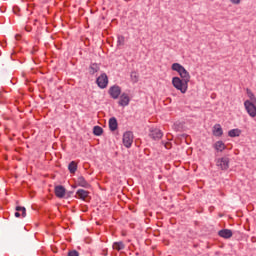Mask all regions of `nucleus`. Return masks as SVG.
<instances>
[{"instance_id":"f257e3e1","label":"nucleus","mask_w":256,"mask_h":256,"mask_svg":"<svg viewBox=\"0 0 256 256\" xmlns=\"http://www.w3.org/2000/svg\"><path fill=\"white\" fill-rule=\"evenodd\" d=\"M171 69L179 74L180 79L187 81L188 83L191 81V74H189V71H187V69L180 63H173Z\"/></svg>"},{"instance_id":"f03ea898","label":"nucleus","mask_w":256,"mask_h":256,"mask_svg":"<svg viewBox=\"0 0 256 256\" xmlns=\"http://www.w3.org/2000/svg\"><path fill=\"white\" fill-rule=\"evenodd\" d=\"M172 85L177 91L185 94L187 93V89H189V82L179 78V76H175L172 78Z\"/></svg>"},{"instance_id":"7ed1b4c3","label":"nucleus","mask_w":256,"mask_h":256,"mask_svg":"<svg viewBox=\"0 0 256 256\" xmlns=\"http://www.w3.org/2000/svg\"><path fill=\"white\" fill-rule=\"evenodd\" d=\"M123 145L124 147H126V149H131L132 145H133V132L131 131H126L123 134Z\"/></svg>"},{"instance_id":"20e7f679","label":"nucleus","mask_w":256,"mask_h":256,"mask_svg":"<svg viewBox=\"0 0 256 256\" xmlns=\"http://www.w3.org/2000/svg\"><path fill=\"white\" fill-rule=\"evenodd\" d=\"M96 84L100 89H107V85H109V77H107L106 73H102L97 79Z\"/></svg>"},{"instance_id":"39448f33","label":"nucleus","mask_w":256,"mask_h":256,"mask_svg":"<svg viewBox=\"0 0 256 256\" xmlns=\"http://www.w3.org/2000/svg\"><path fill=\"white\" fill-rule=\"evenodd\" d=\"M244 107L252 118L256 117V103L255 102H250L249 100H246L244 102Z\"/></svg>"},{"instance_id":"423d86ee","label":"nucleus","mask_w":256,"mask_h":256,"mask_svg":"<svg viewBox=\"0 0 256 256\" xmlns=\"http://www.w3.org/2000/svg\"><path fill=\"white\" fill-rule=\"evenodd\" d=\"M149 137L153 139V141H159L163 137V131L159 128H150L149 129Z\"/></svg>"},{"instance_id":"0eeeda50","label":"nucleus","mask_w":256,"mask_h":256,"mask_svg":"<svg viewBox=\"0 0 256 256\" xmlns=\"http://www.w3.org/2000/svg\"><path fill=\"white\" fill-rule=\"evenodd\" d=\"M108 94L110 95L111 99H118L121 97V88L119 85H113L109 88Z\"/></svg>"},{"instance_id":"6e6552de","label":"nucleus","mask_w":256,"mask_h":256,"mask_svg":"<svg viewBox=\"0 0 256 256\" xmlns=\"http://www.w3.org/2000/svg\"><path fill=\"white\" fill-rule=\"evenodd\" d=\"M54 193L58 199H65L67 189H65V186H63V185H57L54 188Z\"/></svg>"},{"instance_id":"1a4fd4ad","label":"nucleus","mask_w":256,"mask_h":256,"mask_svg":"<svg viewBox=\"0 0 256 256\" xmlns=\"http://www.w3.org/2000/svg\"><path fill=\"white\" fill-rule=\"evenodd\" d=\"M217 165L222 171H227L229 169V157L225 156L218 159Z\"/></svg>"},{"instance_id":"9d476101","label":"nucleus","mask_w":256,"mask_h":256,"mask_svg":"<svg viewBox=\"0 0 256 256\" xmlns=\"http://www.w3.org/2000/svg\"><path fill=\"white\" fill-rule=\"evenodd\" d=\"M130 102L131 98H129V95L127 93L120 94V100L118 101V105H120V107H127Z\"/></svg>"},{"instance_id":"9b49d317","label":"nucleus","mask_w":256,"mask_h":256,"mask_svg":"<svg viewBox=\"0 0 256 256\" xmlns=\"http://www.w3.org/2000/svg\"><path fill=\"white\" fill-rule=\"evenodd\" d=\"M213 149H215L217 153H223L225 149H227V146L225 145V142L219 140L213 144Z\"/></svg>"},{"instance_id":"f8f14e48","label":"nucleus","mask_w":256,"mask_h":256,"mask_svg":"<svg viewBox=\"0 0 256 256\" xmlns=\"http://www.w3.org/2000/svg\"><path fill=\"white\" fill-rule=\"evenodd\" d=\"M76 199H81L82 201H87V197H89V191L84 189H78L76 191Z\"/></svg>"},{"instance_id":"ddd939ff","label":"nucleus","mask_w":256,"mask_h":256,"mask_svg":"<svg viewBox=\"0 0 256 256\" xmlns=\"http://www.w3.org/2000/svg\"><path fill=\"white\" fill-rule=\"evenodd\" d=\"M218 235L222 239H231L233 237V231L231 229H222L218 232Z\"/></svg>"},{"instance_id":"4468645a","label":"nucleus","mask_w":256,"mask_h":256,"mask_svg":"<svg viewBox=\"0 0 256 256\" xmlns=\"http://www.w3.org/2000/svg\"><path fill=\"white\" fill-rule=\"evenodd\" d=\"M212 133L214 137H223V128L221 124H215L212 128Z\"/></svg>"},{"instance_id":"2eb2a0df","label":"nucleus","mask_w":256,"mask_h":256,"mask_svg":"<svg viewBox=\"0 0 256 256\" xmlns=\"http://www.w3.org/2000/svg\"><path fill=\"white\" fill-rule=\"evenodd\" d=\"M108 125L109 130L112 132L117 131V129L119 128V123L117 122V118L115 117L109 119Z\"/></svg>"},{"instance_id":"dca6fc26","label":"nucleus","mask_w":256,"mask_h":256,"mask_svg":"<svg viewBox=\"0 0 256 256\" xmlns=\"http://www.w3.org/2000/svg\"><path fill=\"white\" fill-rule=\"evenodd\" d=\"M77 185L79 187H83L84 189H90L91 188V184H89V182H87V180H85V177H83V176L78 177Z\"/></svg>"},{"instance_id":"f3484780","label":"nucleus","mask_w":256,"mask_h":256,"mask_svg":"<svg viewBox=\"0 0 256 256\" xmlns=\"http://www.w3.org/2000/svg\"><path fill=\"white\" fill-rule=\"evenodd\" d=\"M100 69H101V67H99V64L91 63L89 66V73H90V75H95V73H98V71Z\"/></svg>"},{"instance_id":"a211bd4d","label":"nucleus","mask_w":256,"mask_h":256,"mask_svg":"<svg viewBox=\"0 0 256 256\" xmlns=\"http://www.w3.org/2000/svg\"><path fill=\"white\" fill-rule=\"evenodd\" d=\"M112 249H114L115 251H123V249H125V243H123V241L114 242L112 245Z\"/></svg>"},{"instance_id":"6ab92c4d","label":"nucleus","mask_w":256,"mask_h":256,"mask_svg":"<svg viewBox=\"0 0 256 256\" xmlns=\"http://www.w3.org/2000/svg\"><path fill=\"white\" fill-rule=\"evenodd\" d=\"M241 136V130L239 128L232 129L228 132V137H240Z\"/></svg>"},{"instance_id":"aec40b11","label":"nucleus","mask_w":256,"mask_h":256,"mask_svg":"<svg viewBox=\"0 0 256 256\" xmlns=\"http://www.w3.org/2000/svg\"><path fill=\"white\" fill-rule=\"evenodd\" d=\"M93 135H95L96 137H101V135H103V128L101 126H94Z\"/></svg>"},{"instance_id":"412c9836","label":"nucleus","mask_w":256,"mask_h":256,"mask_svg":"<svg viewBox=\"0 0 256 256\" xmlns=\"http://www.w3.org/2000/svg\"><path fill=\"white\" fill-rule=\"evenodd\" d=\"M68 171L73 174L76 173L77 171V162L75 161H71L68 165Z\"/></svg>"},{"instance_id":"4be33fe9","label":"nucleus","mask_w":256,"mask_h":256,"mask_svg":"<svg viewBox=\"0 0 256 256\" xmlns=\"http://www.w3.org/2000/svg\"><path fill=\"white\" fill-rule=\"evenodd\" d=\"M246 93H247V95L250 99L249 102L250 103H256V97H255V94H253V91H251V89L247 88Z\"/></svg>"},{"instance_id":"5701e85b","label":"nucleus","mask_w":256,"mask_h":256,"mask_svg":"<svg viewBox=\"0 0 256 256\" xmlns=\"http://www.w3.org/2000/svg\"><path fill=\"white\" fill-rule=\"evenodd\" d=\"M123 45H125V36L118 35L117 36V47H121Z\"/></svg>"},{"instance_id":"b1692460","label":"nucleus","mask_w":256,"mask_h":256,"mask_svg":"<svg viewBox=\"0 0 256 256\" xmlns=\"http://www.w3.org/2000/svg\"><path fill=\"white\" fill-rule=\"evenodd\" d=\"M16 212H22V217H27V209L23 206H16Z\"/></svg>"},{"instance_id":"393cba45","label":"nucleus","mask_w":256,"mask_h":256,"mask_svg":"<svg viewBox=\"0 0 256 256\" xmlns=\"http://www.w3.org/2000/svg\"><path fill=\"white\" fill-rule=\"evenodd\" d=\"M130 77L133 83H137L139 81V74L135 71L131 72Z\"/></svg>"},{"instance_id":"a878e982","label":"nucleus","mask_w":256,"mask_h":256,"mask_svg":"<svg viewBox=\"0 0 256 256\" xmlns=\"http://www.w3.org/2000/svg\"><path fill=\"white\" fill-rule=\"evenodd\" d=\"M68 256H79V252L77 250L69 251Z\"/></svg>"},{"instance_id":"bb28decb","label":"nucleus","mask_w":256,"mask_h":256,"mask_svg":"<svg viewBox=\"0 0 256 256\" xmlns=\"http://www.w3.org/2000/svg\"><path fill=\"white\" fill-rule=\"evenodd\" d=\"M19 11H21V9L19 8V6H14V7H13V13H14V15H18V16H19Z\"/></svg>"},{"instance_id":"cd10ccee","label":"nucleus","mask_w":256,"mask_h":256,"mask_svg":"<svg viewBox=\"0 0 256 256\" xmlns=\"http://www.w3.org/2000/svg\"><path fill=\"white\" fill-rule=\"evenodd\" d=\"M73 193H74L73 191H66V195L64 199H69L70 197H72Z\"/></svg>"},{"instance_id":"c85d7f7f","label":"nucleus","mask_w":256,"mask_h":256,"mask_svg":"<svg viewBox=\"0 0 256 256\" xmlns=\"http://www.w3.org/2000/svg\"><path fill=\"white\" fill-rule=\"evenodd\" d=\"M231 3H233L234 5H239L241 3V0H230Z\"/></svg>"},{"instance_id":"c756f323","label":"nucleus","mask_w":256,"mask_h":256,"mask_svg":"<svg viewBox=\"0 0 256 256\" xmlns=\"http://www.w3.org/2000/svg\"><path fill=\"white\" fill-rule=\"evenodd\" d=\"M14 216L17 217V218L21 217V212H17V211H16V212L14 213Z\"/></svg>"},{"instance_id":"7c9ffc66","label":"nucleus","mask_w":256,"mask_h":256,"mask_svg":"<svg viewBox=\"0 0 256 256\" xmlns=\"http://www.w3.org/2000/svg\"><path fill=\"white\" fill-rule=\"evenodd\" d=\"M37 49L36 48H33V50L31 51L32 55H35Z\"/></svg>"},{"instance_id":"2f4dec72","label":"nucleus","mask_w":256,"mask_h":256,"mask_svg":"<svg viewBox=\"0 0 256 256\" xmlns=\"http://www.w3.org/2000/svg\"><path fill=\"white\" fill-rule=\"evenodd\" d=\"M15 37L17 40L21 39V35H19V34H17Z\"/></svg>"},{"instance_id":"473e14b6","label":"nucleus","mask_w":256,"mask_h":256,"mask_svg":"<svg viewBox=\"0 0 256 256\" xmlns=\"http://www.w3.org/2000/svg\"><path fill=\"white\" fill-rule=\"evenodd\" d=\"M13 55H15L14 53L11 54V60L15 61V59L13 58Z\"/></svg>"},{"instance_id":"72a5a7b5","label":"nucleus","mask_w":256,"mask_h":256,"mask_svg":"<svg viewBox=\"0 0 256 256\" xmlns=\"http://www.w3.org/2000/svg\"><path fill=\"white\" fill-rule=\"evenodd\" d=\"M26 31H31V30H29V28H27Z\"/></svg>"}]
</instances>
